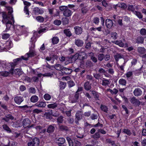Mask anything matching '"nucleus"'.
I'll return each instance as SVG.
<instances>
[{"instance_id": "obj_1", "label": "nucleus", "mask_w": 146, "mask_h": 146, "mask_svg": "<svg viewBox=\"0 0 146 146\" xmlns=\"http://www.w3.org/2000/svg\"><path fill=\"white\" fill-rule=\"evenodd\" d=\"M35 43L33 42H31V45H30L29 48V51L28 53H27L25 55V56H22L21 57V58H18L15 59L14 60L13 62H11L8 64H9L11 67L13 68H14L15 66L17 64V62L21 60V58L25 60H28V58L29 57H32L34 56L36 52L35 50Z\"/></svg>"}, {"instance_id": "obj_2", "label": "nucleus", "mask_w": 146, "mask_h": 146, "mask_svg": "<svg viewBox=\"0 0 146 146\" xmlns=\"http://www.w3.org/2000/svg\"><path fill=\"white\" fill-rule=\"evenodd\" d=\"M6 8L8 11V14L7 15L5 12L3 13V19L2 21L3 23H6L7 27L9 28L11 27L13 23H14L15 21L13 17L12 14L13 11L12 8L10 7L7 6L6 7Z\"/></svg>"}, {"instance_id": "obj_3", "label": "nucleus", "mask_w": 146, "mask_h": 146, "mask_svg": "<svg viewBox=\"0 0 146 146\" xmlns=\"http://www.w3.org/2000/svg\"><path fill=\"white\" fill-rule=\"evenodd\" d=\"M39 139L36 137L34 138L32 141L28 143V146H39Z\"/></svg>"}, {"instance_id": "obj_4", "label": "nucleus", "mask_w": 146, "mask_h": 146, "mask_svg": "<svg viewBox=\"0 0 146 146\" xmlns=\"http://www.w3.org/2000/svg\"><path fill=\"white\" fill-rule=\"evenodd\" d=\"M14 101L16 104L20 105L24 101V98L23 97L17 96L14 98Z\"/></svg>"}, {"instance_id": "obj_5", "label": "nucleus", "mask_w": 146, "mask_h": 146, "mask_svg": "<svg viewBox=\"0 0 146 146\" xmlns=\"http://www.w3.org/2000/svg\"><path fill=\"white\" fill-rule=\"evenodd\" d=\"M130 102L132 104L137 106H139L140 104V101L136 99L135 97H133L131 99Z\"/></svg>"}, {"instance_id": "obj_6", "label": "nucleus", "mask_w": 146, "mask_h": 146, "mask_svg": "<svg viewBox=\"0 0 146 146\" xmlns=\"http://www.w3.org/2000/svg\"><path fill=\"white\" fill-rule=\"evenodd\" d=\"M31 123L30 120L28 118L24 119L23 121V127L26 128L29 127H31L33 126V125L29 126V124Z\"/></svg>"}, {"instance_id": "obj_7", "label": "nucleus", "mask_w": 146, "mask_h": 146, "mask_svg": "<svg viewBox=\"0 0 146 146\" xmlns=\"http://www.w3.org/2000/svg\"><path fill=\"white\" fill-rule=\"evenodd\" d=\"M44 13V11L42 9H40L38 7H35L33 10V13L36 15L42 14Z\"/></svg>"}, {"instance_id": "obj_8", "label": "nucleus", "mask_w": 146, "mask_h": 146, "mask_svg": "<svg viewBox=\"0 0 146 146\" xmlns=\"http://www.w3.org/2000/svg\"><path fill=\"white\" fill-rule=\"evenodd\" d=\"M133 92L134 95L136 96H140L142 94V92L141 89L138 88L135 89Z\"/></svg>"}, {"instance_id": "obj_9", "label": "nucleus", "mask_w": 146, "mask_h": 146, "mask_svg": "<svg viewBox=\"0 0 146 146\" xmlns=\"http://www.w3.org/2000/svg\"><path fill=\"white\" fill-rule=\"evenodd\" d=\"M113 42L116 44L119 45L121 47L124 46L126 47L127 46V44H123L121 40H115L113 41Z\"/></svg>"}, {"instance_id": "obj_10", "label": "nucleus", "mask_w": 146, "mask_h": 146, "mask_svg": "<svg viewBox=\"0 0 146 146\" xmlns=\"http://www.w3.org/2000/svg\"><path fill=\"white\" fill-rule=\"evenodd\" d=\"M72 71V70L71 69L63 67L61 72L66 74H71Z\"/></svg>"}, {"instance_id": "obj_11", "label": "nucleus", "mask_w": 146, "mask_h": 146, "mask_svg": "<svg viewBox=\"0 0 146 146\" xmlns=\"http://www.w3.org/2000/svg\"><path fill=\"white\" fill-rule=\"evenodd\" d=\"M63 15L66 17H69L71 16L72 14V11L68 8L63 12Z\"/></svg>"}, {"instance_id": "obj_12", "label": "nucleus", "mask_w": 146, "mask_h": 146, "mask_svg": "<svg viewBox=\"0 0 146 146\" xmlns=\"http://www.w3.org/2000/svg\"><path fill=\"white\" fill-rule=\"evenodd\" d=\"M113 24L112 21L109 19H107L106 20V25L108 28H111L113 25Z\"/></svg>"}, {"instance_id": "obj_13", "label": "nucleus", "mask_w": 146, "mask_h": 146, "mask_svg": "<svg viewBox=\"0 0 146 146\" xmlns=\"http://www.w3.org/2000/svg\"><path fill=\"white\" fill-rule=\"evenodd\" d=\"M83 114L82 111H78L76 114V117L78 120L81 119L83 116Z\"/></svg>"}, {"instance_id": "obj_14", "label": "nucleus", "mask_w": 146, "mask_h": 146, "mask_svg": "<svg viewBox=\"0 0 146 146\" xmlns=\"http://www.w3.org/2000/svg\"><path fill=\"white\" fill-rule=\"evenodd\" d=\"M79 95L78 93L76 92V94L74 96L72 97L71 98V102L72 103H76L78 101Z\"/></svg>"}, {"instance_id": "obj_15", "label": "nucleus", "mask_w": 146, "mask_h": 146, "mask_svg": "<svg viewBox=\"0 0 146 146\" xmlns=\"http://www.w3.org/2000/svg\"><path fill=\"white\" fill-rule=\"evenodd\" d=\"M75 32L77 35H80L82 33V29L80 27L76 26L74 27Z\"/></svg>"}, {"instance_id": "obj_16", "label": "nucleus", "mask_w": 146, "mask_h": 146, "mask_svg": "<svg viewBox=\"0 0 146 146\" xmlns=\"http://www.w3.org/2000/svg\"><path fill=\"white\" fill-rule=\"evenodd\" d=\"M12 70L11 71H10V72H9L7 71L1 72H0V75L1 76H4L7 77L8 76L10 73H13V69H11Z\"/></svg>"}, {"instance_id": "obj_17", "label": "nucleus", "mask_w": 146, "mask_h": 146, "mask_svg": "<svg viewBox=\"0 0 146 146\" xmlns=\"http://www.w3.org/2000/svg\"><path fill=\"white\" fill-rule=\"evenodd\" d=\"M46 105L45 102H38L35 104V106L39 108H44Z\"/></svg>"}, {"instance_id": "obj_18", "label": "nucleus", "mask_w": 146, "mask_h": 146, "mask_svg": "<svg viewBox=\"0 0 146 146\" xmlns=\"http://www.w3.org/2000/svg\"><path fill=\"white\" fill-rule=\"evenodd\" d=\"M89 55L90 56V59L94 63H96L97 62V59L96 57L94 56V54L92 52H91L88 53Z\"/></svg>"}, {"instance_id": "obj_19", "label": "nucleus", "mask_w": 146, "mask_h": 146, "mask_svg": "<svg viewBox=\"0 0 146 146\" xmlns=\"http://www.w3.org/2000/svg\"><path fill=\"white\" fill-rule=\"evenodd\" d=\"M75 44L78 47L82 46L84 44L83 41L80 39H76L75 41Z\"/></svg>"}, {"instance_id": "obj_20", "label": "nucleus", "mask_w": 146, "mask_h": 146, "mask_svg": "<svg viewBox=\"0 0 146 146\" xmlns=\"http://www.w3.org/2000/svg\"><path fill=\"white\" fill-rule=\"evenodd\" d=\"M84 86L85 89L86 90H89L91 88V84L89 82H85Z\"/></svg>"}, {"instance_id": "obj_21", "label": "nucleus", "mask_w": 146, "mask_h": 146, "mask_svg": "<svg viewBox=\"0 0 146 146\" xmlns=\"http://www.w3.org/2000/svg\"><path fill=\"white\" fill-rule=\"evenodd\" d=\"M137 50L139 54H141L145 53L146 50L144 47H139L137 48Z\"/></svg>"}, {"instance_id": "obj_22", "label": "nucleus", "mask_w": 146, "mask_h": 146, "mask_svg": "<svg viewBox=\"0 0 146 146\" xmlns=\"http://www.w3.org/2000/svg\"><path fill=\"white\" fill-rule=\"evenodd\" d=\"M123 55L119 53H117L114 56V58L116 62L119 61V59L123 57Z\"/></svg>"}, {"instance_id": "obj_23", "label": "nucleus", "mask_w": 146, "mask_h": 146, "mask_svg": "<svg viewBox=\"0 0 146 146\" xmlns=\"http://www.w3.org/2000/svg\"><path fill=\"white\" fill-rule=\"evenodd\" d=\"M59 41V39L58 37L54 36L52 38V42L53 44H57Z\"/></svg>"}, {"instance_id": "obj_24", "label": "nucleus", "mask_w": 146, "mask_h": 146, "mask_svg": "<svg viewBox=\"0 0 146 146\" xmlns=\"http://www.w3.org/2000/svg\"><path fill=\"white\" fill-rule=\"evenodd\" d=\"M78 54V59L80 60H83L85 59V56L86 55V54L84 52H81Z\"/></svg>"}, {"instance_id": "obj_25", "label": "nucleus", "mask_w": 146, "mask_h": 146, "mask_svg": "<svg viewBox=\"0 0 146 146\" xmlns=\"http://www.w3.org/2000/svg\"><path fill=\"white\" fill-rule=\"evenodd\" d=\"M31 101L33 103H35L37 102L38 100V97L36 95H33L32 96L31 98Z\"/></svg>"}, {"instance_id": "obj_26", "label": "nucleus", "mask_w": 146, "mask_h": 146, "mask_svg": "<svg viewBox=\"0 0 146 146\" xmlns=\"http://www.w3.org/2000/svg\"><path fill=\"white\" fill-rule=\"evenodd\" d=\"M86 65L87 67H91L93 66L94 64L90 60H87L86 62Z\"/></svg>"}, {"instance_id": "obj_27", "label": "nucleus", "mask_w": 146, "mask_h": 146, "mask_svg": "<svg viewBox=\"0 0 146 146\" xmlns=\"http://www.w3.org/2000/svg\"><path fill=\"white\" fill-rule=\"evenodd\" d=\"M54 129L55 128L52 125H50L48 127L47 131L49 133H51L54 131Z\"/></svg>"}, {"instance_id": "obj_28", "label": "nucleus", "mask_w": 146, "mask_h": 146, "mask_svg": "<svg viewBox=\"0 0 146 146\" xmlns=\"http://www.w3.org/2000/svg\"><path fill=\"white\" fill-rule=\"evenodd\" d=\"M58 106V104L56 103L50 104L47 105V107L48 108L54 109L57 107Z\"/></svg>"}, {"instance_id": "obj_29", "label": "nucleus", "mask_w": 146, "mask_h": 146, "mask_svg": "<svg viewBox=\"0 0 146 146\" xmlns=\"http://www.w3.org/2000/svg\"><path fill=\"white\" fill-rule=\"evenodd\" d=\"M64 33L66 36L68 37H70L72 35L71 33L68 29L64 30Z\"/></svg>"}, {"instance_id": "obj_30", "label": "nucleus", "mask_w": 146, "mask_h": 146, "mask_svg": "<svg viewBox=\"0 0 146 146\" xmlns=\"http://www.w3.org/2000/svg\"><path fill=\"white\" fill-rule=\"evenodd\" d=\"M119 84L123 86H125L126 84V81L124 79L121 78L119 81Z\"/></svg>"}, {"instance_id": "obj_31", "label": "nucleus", "mask_w": 146, "mask_h": 146, "mask_svg": "<svg viewBox=\"0 0 146 146\" xmlns=\"http://www.w3.org/2000/svg\"><path fill=\"white\" fill-rule=\"evenodd\" d=\"M36 20L40 23H42L44 21V18L41 16H38L36 17Z\"/></svg>"}, {"instance_id": "obj_32", "label": "nucleus", "mask_w": 146, "mask_h": 146, "mask_svg": "<svg viewBox=\"0 0 146 146\" xmlns=\"http://www.w3.org/2000/svg\"><path fill=\"white\" fill-rule=\"evenodd\" d=\"M54 68H55L56 70H62V68L63 67H62L60 64H57L55 65L54 66Z\"/></svg>"}, {"instance_id": "obj_33", "label": "nucleus", "mask_w": 146, "mask_h": 146, "mask_svg": "<svg viewBox=\"0 0 146 146\" xmlns=\"http://www.w3.org/2000/svg\"><path fill=\"white\" fill-rule=\"evenodd\" d=\"M2 127L4 130L7 131L8 132L10 133L11 132V130L10 128L6 124H4L3 125Z\"/></svg>"}, {"instance_id": "obj_34", "label": "nucleus", "mask_w": 146, "mask_h": 146, "mask_svg": "<svg viewBox=\"0 0 146 146\" xmlns=\"http://www.w3.org/2000/svg\"><path fill=\"white\" fill-rule=\"evenodd\" d=\"M100 108L102 111L106 113L107 112L108 108L106 106L103 105H101L100 106Z\"/></svg>"}, {"instance_id": "obj_35", "label": "nucleus", "mask_w": 146, "mask_h": 146, "mask_svg": "<svg viewBox=\"0 0 146 146\" xmlns=\"http://www.w3.org/2000/svg\"><path fill=\"white\" fill-rule=\"evenodd\" d=\"M66 139L68 142L69 146H73L74 143L70 138L67 137Z\"/></svg>"}, {"instance_id": "obj_36", "label": "nucleus", "mask_w": 146, "mask_h": 146, "mask_svg": "<svg viewBox=\"0 0 146 146\" xmlns=\"http://www.w3.org/2000/svg\"><path fill=\"white\" fill-rule=\"evenodd\" d=\"M59 144H63L65 141V140L63 138H59L57 139Z\"/></svg>"}, {"instance_id": "obj_37", "label": "nucleus", "mask_w": 146, "mask_h": 146, "mask_svg": "<svg viewBox=\"0 0 146 146\" xmlns=\"http://www.w3.org/2000/svg\"><path fill=\"white\" fill-rule=\"evenodd\" d=\"M63 24L64 25L68 24L69 23V20L66 17H64L62 19Z\"/></svg>"}, {"instance_id": "obj_38", "label": "nucleus", "mask_w": 146, "mask_h": 146, "mask_svg": "<svg viewBox=\"0 0 146 146\" xmlns=\"http://www.w3.org/2000/svg\"><path fill=\"white\" fill-rule=\"evenodd\" d=\"M66 85V83H64L62 82H60L59 85L60 89L61 90H63L65 88Z\"/></svg>"}, {"instance_id": "obj_39", "label": "nucleus", "mask_w": 146, "mask_h": 146, "mask_svg": "<svg viewBox=\"0 0 146 146\" xmlns=\"http://www.w3.org/2000/svg\"><path fill=\"white\" fill-rule=\"evenodd\" d=\"M108 91L110 92L112 94H116L118 92V90L115 88L113 89V90L111 89H109L108 90Z\"/></svg>"}, {"instance_id": "obj_40", "label": "nucleus", "mask_w": 146, "mask_h": 146, "mask_svg": "<svg viewBox=\"0 0 146 146\" xmlns=\"http://www.w3.org/2000/svg\"><path fill=\"white\" fill-rule=\"evenodd\" d=\"M144 39L142 36L138 37L136 40V42L137 43H142L143 42Z\"/></svg>"}, {"instance_id": "obj_41", "label": "nucleus", "mask_w": 146, "mask_h": 146, "mask_svg": "<svg viewBox=\"0 0 146 146\" xmlns=\"http://www.w3.org/2000/svg\"><path fill=\"white\" fill-rule=\"evenodd\" d=\"M98 72L100 73H103L104 74V75L107 77H109V74H104V73H105L106 72V71L104 69H103L102 68H99V69L98 70Z\"/></svg>"}, {"instance_id": "obj_42", "label": "nucleus", "mask_w": 146, "mask_h": 146, "mask_svg": "<svg viewBox=\"0 0 146 146\" xmlns=\"http://www.w3.org/2000/svg\"><path fill=\"white\" fill-rule=\"evenodd\" d=\"M111 37L114 40H115L117 39V35L116 32L112 33L111 34Z\"/></svg>"}, {"instance_id": "obj_43", "label": "nucleus", "mask_w": 146, "mask_h": 146, "mask_svg": "<svg viewBox=\"0 0 146 146\" xmlns=\"http://www.w3.org/2000/svg\"><path fill=\"white\" fill-rule=\"evenodd\" d=\"M59 128L62 131H67L68 130V127L64 125H60L59 126Z\"/></svg>"}, {"instance_id": "obj_44", "label": "nucleus", "mask_w": 146, "mask_h": 146, "mask_svg": "<svg viewBox=\"0 0 146 146\" xmlns=\"http://www.w3.org/2000/svg\"><path fill=\"white\" fill-rule=\"evenodd\" d=\"M44 99L46 101L50 100L51 98V96L48 94H46L44 96Z\"/></svg>"}, {"instance_id": "obj_45", "label": "nucleus", "mask_w": 146, "mask_h": 146, "mask_svg": "<svg viewBox=\"0 0 146 146\" xmlns=\"http://www.w3.org/2000/svg\"><path fill=\"white\" fill-rule=\"evenodd\" d=\"M110 84L109 81L108 80L104 79L102 81V84L103 86H106Z\"/></svg>"}, {"instance_id": "obj_46", "label": "nucleus", "mask_w": 146, "mask_h": 146, "mask_svg": "<svg viewBox=\"0 0 146 146\" xmlns=\"http://www.w3.org/2000/svg\"><path fill=\"white\" fill-rule=\"evenodd\" d=\"M128 9L129 10L132 12L133 13L136 11L135 10V7L133 5H129L128 6Z\"/></svg>"}, {"instance_id": "obj_47", "label": "nucleus", "mask_w": 146, "mask_h": 146, "mask_svg": "<svg viewBox=\"0 0 146 146\" xmlns=\"http://www.w3.org/2000/svg\"><path fill=\"white\" fill-rule=\"evenodd\" d=\"M88 9L87 7H84L81 9L82 13L83 14H86L88 12Z\"/></svg>"}, {"instance_id": "obj_48", "label": "nucleus", "mask_w": 146, "mask_h": 146, "mask_svg": "<svg viewBox=\"0 0 146 146\" xmlns=\"http://www.w3.org/2000/svg\"><path fill=\"white\" fill-rule=\"evenodd\" d=\"M98 60L102 61L104 59V55L103 54H100L98 55Z\"/></svg>"}, {"instance_id": "obj_49", "label": "nucleus", "mask_w": 146, "mask_h": 146, "mask_svg": "<svg viewBox=\"0 0 146 146\" xmlns=\"http://www.w3.org/2000/svg\"><path fill=\"white\" fill-rule=\"evenodd\" d=\"M134 13L140 19H141L143 17L142 15L140 12L136 11Z\"/></svg>"}, {"instance_id": "obj_50", "label": "nucleus", "mask_w": 146, "mask_h": 146, "mask_svg": "<svg viewBox=\"0 0 146 146\" xmlns=\"http://www.w3.org/2000/svg\"><path fill=\"white\" fill-rule=\"evenodd\" d=\"M106 141L107 143L111 144L112 145L115 144V142L114 141H112L111 139H107L106 140Z\"/></svg>"}, {"instance_id": "obj_51", "label": "nucleus", "mask_w": 146, "mask_h": 146, "mask_svg": "<svg viewBox=\"0 0 146 146\" xmlns=\"http://www.w3.org/2000/svg\"><path fill=\"white\" fill-rule=\"evenodd\" d=\"M50 112L51 115L53 116L57 117L59 115V113L58 111H56L55 112H52V111L51 110Z\"/></svg>"}, {"instance_id": "obj_52", "label": "nucleus", "mask_w": 146, "mask_h": 146, "mask_svg": "<svg viewBox=\"0 0 146 146\" xmlns=\"http://www.w3.org/2000/svg\"><path fill=\"white\" fill-rule=\"evenodd\" d=\"M29 92L30 93L35 94L36 93V90L34 88H30L29 90Z\"/></svg>"}, {"instance_id": "obj_53", "label": "nucleus", "mask_w": 146, "mask_h": 146, "mask_svg": "<svg viewBox=\"0 0 146 146\" xmlns=\"http://www.w3.org/2000/svg\"><path fill=\"white\" fill-rule=\"evenodd\" d=\"M123 132L129 135H130L131 133L130 130L127 129H124L123 130Z\"/></svg>"}, {"instance_id": "obj_54", "label": "nucleus", "mask_w": 146, "mask_h": 146, "mask_svg": "<svg viewBox=\"0 0 146 146\" xmlns=\"http://www.w3.org/2000/svg\"><path fill=\"white\" fill-rule=\"evenodd\" d=\"M78 53L76 54L72 57V60L75 61L76 60L78 59Z\"/></svg>"}, {"instance_id": "obj_55", "label": "nucleus", "mask_w": 146, "mask_h": 146, "mask_svg": "<svg viewBox=\"0 0 146 146\" xmlns=\"http://www.w3.org/2000/svg\"><path fill=\"white\" fill-rule=\"evenodd\" d=\"M14 73L15 74L18 75H20L21 74V70L19 69H15L14 71Z\"/></svg>"}, {"instance_id": "obj_56", "label": "nucleus", "mask_w": 146, "mask_h": 146, "mask_svg": "<svg viewBox=\"0 0 146 146\" xmlns=\"http://www.w3.org/2000/svg\"><path fill=\"white\" fill-rule=\"evenodd\" d=\"M68 86L72 87L75 85V84L73 81H70L68 82Z\"/></svg>"}, {"instance_id": "obj_57", "label": "nucleus", "mask_w": 146, "mask_h": 146, "mask_svg": "<svg viewBox=\"0 0 146 146\" xmlns=\"http://www.w3.org/2000/svg\"><path fill=\"white\" fill-rule=\"evenodd\" d=\"M57 120L58 123H62L63 121V117L62 116H60L57 118Z\"/></svg>"}, {"instance_id": "obj_58", "label": "nucleus", "mask_w": 146, "mask_h": 146, "mask_svg": "<svg viewBox=\"0 0 146 146\" xmlns=\"http://www.w3.org/2000/svg\"><path fill=\"white\" fill-rule=\"evenodd\" d=\"M61 23V21L60 20H56L54 22V24L57 26H59L60 25Z\"/></svg>"}, {"instance_id": "obj_59", "label": "nucleus", "mask_w": 146, "mask_h": 146, "mask_svg": "<svg viewBox=\"0 0 146 146\" xmlns=\"http://www.w3.org/2000/svg\"><path fill=\"white\" fill-rule=\"evenodd\" d=\"M127 78H129L131 77L133 75V73L131 71H129L127 72L125 74Z\"/></svg>"}, {"instance_id": "obj_60", "label": "nucleus", "mask_w": 146, "mask_h": 146, "mask_svg": "<svg viewBox=\"0 0 146 146\" xmlns=\"http://www.w3.org/2000/svg\"><path fill=\"white\" fill-rule=\"evenodd\" d=\"M68 8L67 6H61L59 7V9L61 11H64Z\"/></svg>"}, {"instance_id": "obj_61", "label": "nucleus", "mask_w": 146, "mask_h": 146, "mask_svg": "<svg viewBox=\"0 0 146 146\" xmlns=\"http://www.w3.org/2000/svg\"><path fill=\"white\" fill-rule=\"evenodd\" d=\"M10 36V35L8 33L3 34L2 35V38L4 39H7Z\"/></svg>"}, {"instance_id": "obj_62", "label": "nucleus", "mask_w": 146, "mask_h": 146, "mask_svg": "<svg viewBox=\"0 0 146 146\" xmlns=\"http://www.w3.org/2000/svg\"><path fill=\"white\" fill-rule=\"evenodd\" d=\"M102 3V5L105 7H107L108 6V4L106 2V0H103Z\"/></svg>"}, {"instance_id": "obj_63", "label": "nucleus", "mask_w": 146, "mask_h": 146, "mask_svg": "<svg viewBox=\"0 0 146 146\" xmlns=\"http://www.w3.org/2000/svg\"><path fill=\"white\" fill-rule=\"evenodd\" d=\"M140 33L142 35H146V29H142L140 30Z\"/></svg>"}, {"instance_id": "obj_64", "label": "nucleus", "mask_w": 146, "mask_h": 146, "mask_svg": "<svg viewBox=\"0 0 146 146\" xmlns=\"http://www.w3.org/2000/svg\"><path fill=\"white\" fill-rule=\"evenodd\" d=\"M142 73L141 71L140 70H137L134 71V74L135 76H138L140 74Z\"/></svg>"}]
</instances>
